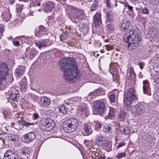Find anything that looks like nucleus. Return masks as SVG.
I'll list each match as a JSON object with an SVG mask.
<instances>
[{"label": "nucleus", "mask_w": 159, "mask_h": 159, "mask_svg": "<svg viewBox=\"0 0 159 159\" xmlns=\"http://www.w3.org/2000/svg\"><path fill=\"white\" fill-rule=\"evenodd\" d=\"M79 125L78 121L76 118L70 117L64 120L62 124V128L65 132L70 133L75 131Z\"/></svg>", "instance_id": "7ed1b4c3"}, {"label": "nucleus", "mask_w": 159, "mask_h": 159, "mask_svg": "<svg viewBox=\"0 0 159 159\" xmlns=\"http://www.w3.org/2000/svg\"><path fill=\"white\" fill-rule=\"evenodd\" d=\"M93 107L94 113L98 115H101L103 113L105 108L104 102L98 101H96L94 102Z\"/></svg>", "instance_id": "6e6552de"}, {"label": "nucleus", "mask_w": 159, "mask_h": 159, "mask_svg": "<svg viewBox=\"0 0 159 159\" xmlns=\"http://www.w3.org/2000/svg\"><path fill=\"white\" fill-rule=\"evenodd\" d=\"M20 87L21 89L24 90L26 88V82L25 79H23L21 80L20 83Z\"/></svg>", "instance_id": "7c9ffc66"}, {"label": "nucleus", "mask_w": 159, "mask_h": 159, "mask_svg": "<svg viewBox=\"0 0 159 159\" xmlns=\"http://www.w3.org/2000/svg\"><path fill=\"white\" fill-rule=\"evenodd\" d=\"M120 131L125 134H128L130 132L129 128L126 126H122L120 128Z\"/></svg>", "instance_id": "a878e982"}, {"label": "nucleus", "mask_w": 159, "mask_h": 159, "mask_svg": "<svg viewBox=\"0 0 159 159\" xmlns=\"http://www.w3.org/2000/svg\"><path fill=\"white\" fill-rule=\"evenodd\" d=\"M109 11H107V17L108 18V19L107 20V21H106V23H107H107H109Z\"/></svg>", "instance_id": "864d4df0"}, {"label": "nucleus", "mask_w": 159, "mask_h": 159, "mask_svg": "<svg viewBox=\"0 0 159 159\" xmlns=\"http://www.w3.org/2000/svg\"><path fill=\"white\" fill-rule=\"evenodd\" d=\"M114 26L111 25H110V32L114 31Z\"/></svg>", "instance_id": "13d9d810"}, {"label": "nucleus", "mask_w": 159, "mask_h": 159, "mask_svg": "<svg viewBox=\"0 0 159 159\" xmlns=\"http://www.w3.org/2000/svg\"><path fill=\"white\" fill-rule=\"evenodd\" d=\"M24 72V70L22 69H17L15 70L14 74L18 78H20L23 75Z\"/></svg>", "instance_id": "c85d7f7f"}, {"label": "nucleus", "mask_w": 159, "mask_h": 159, "mask_svg": "<svg viewBox=\"0 0 159 159\" xmlns=\"http://www.w3.org/2000/svg\"><path fill=\"white\" fill-rule=\"evenodd\" d=\"M158 34V30L155 27L150 28L149 30L148 34L150 38H154L157 37Z\"/></svg>", "instance_id": "aec40b11"}, {"label": "nucleus", "mask_w": 159, "mask_h": 159, "mask_svg": "<svg viewBox=\"0 0 159 159\" xmlns=\"http://www.w3.org/2000/svg\"><path fill=\"white\" fill-rule=\"evenodd\" d=\"M3 159H18V157L11 150H8L4 153Z\"/></svg>", "instance_id": "2eb2a0df"}, {"label": "nucleus", "mask_w": 159, "mask_h": 159, "mask_svg": "<svg viewBox=\"0 0 159 159\" xmlns=\"http://www.w3.org/2000/svg\"><path fill=\"white\" fill-rule=\"evenodd\" d=\"M40 106L46 107L48 106L50 104V100L46 97H43L40 99Z\"/></svg>", "instance_id": "a211bd4d"}, {"label": "nucleus", "mask_w": 159, "mask_h": 159, "mask_svg": "<svg viewBox=\"0 0 159 159\" xmlns=\"http://www.w3.org/2000/svg\"><path fill=\"white\" fill-rule=\"evenodd\" d=\"M10 3L11 4H13L15 2V0H10Z\"/></svg>", "instance_id": "052dcab7"}, {"label": "nucleus", "mask_w": 159, "mask_h": 159, "mask_svg": "<svg viewBox=\"0 0 159 159\" xmlns=\"http://www.w3.org/2000/svg\"><path fill=\"white\" fill-rule=\"evenodd\" d=\"M125 113L124 112H122L120 114V117L123 119L125 117Z\"/></svg>", "instance_id": "3c124183"}, {"label": "nucleus", "mask_w": 159, "mask_h": 159, "mask_svg": "<svg viewBox=\"0 0 159 159\" xmlns=\"http://www.w3.org/2000/svg\"><path fill=\"white\" fill-rule=\"evenodd\" d=\"M117 66V64L116 63H112L111 62L110 63V68L111 69L113 67L115 68L114 69H110V78L111 77L113 82H116V83L119 78L117 72L116 70Z\"/></svg>", "instance_id": "9d476101"}, {"label": "nucleus", "mask_w": 159, "mask_h": 159, "mask_svg": "<svg viewBox=\"0 0 159 159\" xmlns=\"http://www.w3.org/2000/svg\"><path fill=\"white\" fill-rule=\"evenodd\" d=\"M140 12L142 14L148 15L149 13V11L147 7H144L142 9Z\"/></svg>", "instance_id": "4c0bfd02"}, {"label": "nucleus", "mask_w": 159, "mask_h": 159, "mask_svg": "<svg viewBox=\"0 0 159 159\" xmlns=\"http://www.w3.org/2000/svg\"><path fill=\"white\" fill-rule=\"evenodd\" d=\"M3 28L2 26H0V39H1L2 36Z\"/></svg>", "instance_id": "603ef678"}, {"label": "nucleus", "mask_w": 159, "mask_h": 159, "mask_svg": "<svg viewBox=\"0 0 159 159\" xmlns=\"http://www.w3.org/2000/svg\"><path fill=\"white\" fill-rule=\"evenodd\" d=\"M96 159H105V157H98V158Z\"/></svg>", "instance_id": "338daca9"}, {"label": "nucleus", "mask_w": 159, "mask_h": 159, "mask_svg": "<svg viewBox=\"0 0 159 159\" xmlns=\"http://www.w3.org/2000/svg\"><path fill=\"white\" fill-rule=\"evenodd\" d=\"M125 143L124 142L119 143L118 144V145L117 146V148H120V147H122V146L125 145Z\"/></svg>", "instance_id": "de8ad7c7"}, {"label": "nucleus", "mask_w": 159, "mask_h": 159, "mask_svg": "<svg viewBox=\"0 0 159 159\" xmlns=\"http://www.w3.org/2000/svg\"><path fill=\"white\" fill-rule=\"evenodd\" d=\"M106 6L108 8L109 7V0H106Z\"/></svg>", "instance_id": "bf43d9fd"}, {"label": "nucleus", "mask_w": 159, "mask_h": 159, "mask_svg": "<svg viewBox=\"0 0 159 159\" xmlns=\"http://www.w3.org/2000/svg\"><path fill=\"white\" fill-rule=\"evenodd\" d=\"M116 34L114 33V31L110 32V36H111L110 37V42H111V39L112 40H114L116 38Z\"/></svg>", "instance_id": "79ce46f5"}, {"label": "nucleus", "mask_w": 159, "mask_h": 159, "mask_svg": "<svg viewBox=\"0 0 159 159\" xmlns=\"http://www.w3.org/2000/svg\"><path fill=\"white\" fill-rule=\"evenodd\" d=\"M38 52L33 48L29 47L26 49L25 54L28 55L30 58H32L38 53Z\"/></svg>", "instance_id": "dca6fc26"}, {"label": "nucleus", "mask_w": 159, "mask_h": 159, "mask_svg": "<svg viewBox=\"0 0 159 159\" xmlns=\"http://www.w3.org/2000/svg\"><path fill=\"white\" fill-rule=\"evenodd\" d=\"M55 5L53 2L50 1L46 4L44 9L46 11H50L54 8Z\"/></svg>", "instance_id": "b1692460"}, {"label": "nucleus", "mask_w": 159, "mask_h": 159, "mask_svg": "<svg viewBox=\"0 0 159 159\" xmlns=\"http://www.w3.org/2000/svg\"><path fill=\"white\" fill-rule=\"evenodd\" d=\"M143 93L144 94L147 93L150 87V84L147 80H144L143 82Z\"/></svg>", "instance_id": "4be33fe9"}, {"label": "nucleus", "mask_w": 159, "mask_h": 159, "mask_svg": "<svg viewBox=\"0 0 159 159\" xmlns=\"http://www.w3.org/2000/svg\"><path fill=\"white\" fill-rule=\"evenodd\" d=\"M80 98H79V97H78L75 98V99L76 100L77 99H79V100H78V102H80Z\"/></svg>", "instance_id": "e2e57ef3"}, {"label": "nucleus", "mask_w": 159, "mask_h": 159, "mask_svg": "<svg viewBox=\"0 0 159 159\" xmlns=\"http://www.w3.org/2000/svg\"><path fill=\"white\" fill-rule=\"evenodd\" d=\"M48 29L43 25H41L36 29L35 32L36 37L40 38L45 35L48 34Z\"/></svg>", "instance_id": "9b49d317"}, {"label": "nucleus", "mask_w": 159, "mask_h": 159, "mask_svg": "<svg viewBox=\"0 0 159 159\" xmlns=\"http://www.w3.org/2000/svg\"><path fill=\"white\" fill-rule=\"evenodd\" d=\"M146 141L149 144L152 143L154 140V138L152 134H150L148 135Z\"/></svg>", "instance_id": "72a5a7b5"}, {"label": "nucleus", "mask_w": 159, "mask_h": 159, "mask_svg": "<svg viewBox=\"0 0 159 159\" xmlns=\"http://www.w3.org/2000/svg\"><path fill=\"white\" fill-rule=\"evenodd\" d=\"M138 64L140 66V68L142 69L143 66L144 65V63L142 62H140Z\"/></svg>", "instance_id": "5fc2aeb1"}, {"label": "nucleus", "mask_w": 159, "mask_h": 159, "mask_svg": "<svg viewBox=\"0 0 159 159\" xmlns=\"http://www.w3.org/2000/svg\"><path fill=\"white\" fill-rule=\"evenodd\" d=\"M2 18L4 17L6 21H7L10 20L11 17V15L10 13L7 12L5 13H3L2 15Z\"/></svg>", "instance_id": "f704fd0d"}, {"label": "nucleus", "mask_w": 159, "mask_h": 159, "mask_svg": "<svg viewBox=\"0 0 159 159\" xmlns=\"http://www.w3.org/2000/svg\"><path fill=\"white\" fill-rule=\"evenodd\" d=\"M33 115L34 118L35 119H38L39 116V115L38 113H34Z\"/></svg>", "instance_id": "4d7b16f0"}, {"label": "nucleus", "mask_w": 159, "mask_h": 159, "mask_svg": "<svg viewBox=\"0 0 159 159\" xmlns=\"http://www.w3.org/2000/svg\"><path fill=\"white\" fill-rule=\"evenodd\" d=\"M129 23L125 20H123L122 23L119 24L120 30L122 31H125L129 26Z\"/></svg>", "instance_id": "412c9836"}, {"label": "nucleus", "mask_w": 159, "mask_h": 159, "mask_svg": "<svg viewBox=\"0 0 159 159\" xmlns=\"http://www.w3.org/2000/svg\"><path fill=\"white\" fill-rule=\"evenodd\" d=\"M21 152L23 154L28 157V156L30 153V151L29 148L25 147L22 149Z\"/></svg>", "instance_id": "c756f323"}, {"label": "nucleus", "mask_w": 159, "mask_h": 159, "mask_svg": "<svg viewBox=\"0 0 159 159\" xmlns=\"http://www.w3.org/2000/svg\"><path fill=\"white\" fill-rule=\"evenodd\" d=\"M131 2H133V3H135L137 2H138L139 0H130Z\"/></svg>", "instance_id": "680f3d73"}, {"label": "nucleus", "mask_w": 159, "mask_h": 159, "mask_svg": "<svg viewBox=\"0 0 159 159\" xmlns=\"http://www.w3.org/2000/svg\"><path fill=\"white\" fill-rule=\"evenodd\" d=\"M8 139L10 142H14L16 140V136L14 135H10L8 136Z\"/></svg>", "instance_id": "58836bf2"}, {"label": "nucleus", "mask_w": 159, "mask_h": 159, "mask_svg": "<svg viewBox=\"0 0 159 159\" xmlns=\"http://www.w3.org/2000/svg\"><path fill=\"white\" fill-rule=\"evenodd\" d=\"M125 7H127L129 11H131L133 10V7L132 6L129 5V4L127 2H125L124 3Z\"/></svg>", "instance_id": "c03bdc74"}, {"label": "nucleus", "mask_w": 159, "mask_h": 159, "mask_svg": "<svg viewBox=\"0 0 159 159\" xmlns=\"http://www.w3.org/2000/svg\"><path fill=\"white\" fill-rule=\"evenodd\" d=\"M59 112L63 114H66L67 112V110L65 106L63 105L59 106Z\"/></svg>", "instance_id": "c9c22d12"}, {"label": "nucleus", "mask_w": 159, "mask_h": 159, "mask_svg": "<svg viewBox=\"0 0 159 159\" xmlns=\"http://www.w3.org/2000/svg\"><path fill=\"white\" fill-rule=\"evenodd\" d=\"M102 89H99L93 92V94L96 96H98L102 94Z\"/></svg>", "instance_id": "ea45409f"}, {"label": "nucleus", "mask_w": 159, "mask_h": 159, "mask_svg": "<svg viewBox=\"0 0 159 159\" xmlns=\"http://www.w3.org/2000/svg\"><path fill=\"white\" fill-rule=\"evenodd\" d=\"M10 98L13 101L16 102L19 97V95L14 92L12 93L9 96Z\"/></svg>", "instance_id": "cd10ccee"}, {"label": "nucleus", "mask_w": 159, "mask_h": 159, "mask_svg": "<svg viewBox=\"0 0 159 159\" xmlns=\"http://www.w3.org/2000/svg\"><path fill=\"white\" fill-rule=\"evenodd\" d=\"M93 21L95 27H98L102 23L101 13H96L93 16Z\"/></svg>", "instance_id": "f3484780"}, {"label": "nucleus", "mask_w": 159, "mask_h": 159, "mask_svg": "<svg viewBox=\"0 0 159 159\" xmlns=\"http://www.w3.org/2000/svg\"><path fill=\"white\" fill-rule=\"evenodd\" d=\"M153 80L154 82L156 84L159 83V77L157 78V77L155 76Z\"/></svg>", "instance_id": "09e8293b"}, {"label": "nucleus", "mask_w": 159, "mask_h": 159, "mask_svg": "<svg viewBox=\"0 0 159 159\" xmlns=\"http://www.w3.org/2000/svg\"><path fill=\"white\" fill-rule=\"evenodd\" d=\"M95 142L96 144L99 145H105L106 146L108 145V142L106 138L102 135H100L96 138Z\"/></svg>", "instance_id": "4468645a"}, {"label": "nucleus", "mask_w": 159, "mask_h": 159, "mask_svg": "<svg viewBox=\"0 0 159 159\" xmlns=\"http://www.w3.org/2000/svg\"><path fill=\"white\" fill-rule=\"evenodd\" d=\"M98 2L97 0H94V2L92 5L90 7V10L92 11H93L97 10L98 6Z\"/></svg>", "instance_id": "2f4dec72"}, {"label": "nucleus", "mask_w": 159, "mask_h": 159, "mask_svg": "<svg viewBox=\"0 0 159 159\" xmlns=\"http://www.w3.org/2000/svg\"><path fill=\"white\" fill-rule=\"evenodd\" d=\"M49 39H43L36 42L35 44L39 49H41L51 45L52 43L51 42H49Z\"/></svg>", "instance_id": "f8f14e48"}, {"label": "nucleus", "mask_w": 159, "mask_h": 159, "mask_svg": "<svg viewBox=\"0 0 159 159\" xmlns=\"http://www.w3.org/2000/svg\"><path fill=\"white\" fill-rule=\"evenodd\" d=\"M23 6L21 5H19L17 8V11L18 12H21L23 9Z\"/></svg>", "instance_id": "a18cd8bd"}, {"label": "nucleus", "mask_w": 159, "mask_h": 159, "mask_svg": "<svg viewBox=\"0 0 159 159\" xmlns=\"http://www.w3.org/2000/svg\"><path fill=\"white\" fill-rule=\"evenodd\" d=\"M110 22L113 20V16L110 15Z\"/></svg>", "instance_id": "0e129e2a"}, {"label": "nucleus", "mask_w": 159, "mask_h": 159, "mask_svg": "<svg viewBox=\"0 0 159 159\" xmlns=\"http://www.w3.org/2000/svg\"><path fill=\"white\" fill-rule=\"evenodd\" d=\"M19 124L22 125L26 126H33L35 125L34 123H30L25 121L24 120H21L19 121Z\"/></svg>", "instance_id": "bb28decb"}, {"label": "nucleus", "mask_w": 159, "mask_h": 159, "mask_svg": "<svg viewBox=\"0 0 159 159\" xmlns=\"http://www.w3.org/2000/svg\"><path fill=\"white\" fill-rule=\"evenodd\" d=\"M68 34L63 32L62 35L60 36V39L61 41L65 40L68 38Z\"/></svg>", "instance_id": "e433bc0d"}, {"label": "nucleus", "mask_w": 159, "mask_h": 159, "mask_svg": "<svg viewBox=\"0 0 159 159\" xmlns=\"http://www.w3.org/2000/svg\"><path fill=\"white\" fill-rule=\"evenodd\" d=\"M8 68L7 66L5 63H0V85L2 82L6 79V76L7 75Z\"/></svg>", "instance_id": "1a4fd4ad"}, {"label": "nucleus", "mask_w": 159, "mask_h": 159, "mask_svg": "<svg viewBox=\"0 0 159 159\" xmlns=\"http://www.w3.org/2000/svg\"><path fill=\"white\" fill-rule=\"evenodd\" d=\"M132 104L131 113L133 115L136 116L143 113L147 108V105L144 103H141L134 106Z\"/></svg>", "instance_id": "39448f33"}, {"label": "nucleus", "mask_w": 159, "mask_h": 159, "mask_svg": "<svg viewBox=\"0 0 159 159\" xmlns=\"http://www.w3.org/2000/svg\"><path fill=\"white\" fill-rule=\"evenodd\" d=\"M125 41L127 43V47L129 50L135 49L140 41V35L137 34L134 30H129L127 33V37L124 38Z\"/></svg>", "instance_id": "f03ea898"}, {"label": "nucleus", "mask_w": 159, "mask_h": 159, "mask_svg": "<svg viewBox=\"0 0 159 159\" xmlns=\"http://www.w3.org/2000/svg\"><path fill=\"white\" fill-rule=\"evenodd\" d=\"M118 92L116 90L110 92V102L113 106L114 105V102L115 101L116 96Z\"/></svg>", "instance_id": "5701e85b"}, {"label": "nucleus", "mask_w": 159, "mask_h": 159, "mask_svg": "<svg viewBox=\"0 0 159 159\" xmlns=\"http://www.w3.org/2000/svg\"><path fill=\"white\" fill-rule=\"evenodd\" d=\"M84 129L86 135H89L92 132V130L91 128V125L89 124H85L84 125Z\"/></svg>", "instance_id": "393cba45"}, {"label": "nucleus", "mask_w": 159, "mask_h": 159, "mask_svg": "<svg viewBox=\"0 0 159 159\" xmlns=\"http://www.w3.org/2000/svg\"><path fill=\"white\" fill-rule=\"evenodd\" d=\"M135 75L133 68L131 67L129 69V71L127 73V79L129 80H133L134 82Z\"/></svg>", "instance_id": "6ab92c4d"}, {"label": "nucleus", "mask_w": 159, "mask_h": 159, "mask_svg": "<svg viewBox=\"0 0 159 159\" xmlns=\"http://www.w3.org/2000/svg\"><path fill=\"white\" fill-rule=\"evenodd\" d=\"M59 64L61 69L64 72L65 80L71 82L77 78L78 70L74 60L72 58L61 59Z\"/></svg>", "instance_id": "f257e3e1"}, {"label": "nucleus", "mask_w": 159, "mask_h": 159, "mask_svg": "<svg viewBox=\"0 0 159 159\" xmlns=\"http://www.w3.org/2000/svg\"><path fill=\"white\" fill-rule=\"evenodd\" d=\"M137 99L135 91L133 89L130 88L124 93V102L127 107L132 106L133 102Z\"/></svg>", "instance_id": "20e7f679"}, {"label": "nucleus", "mask_w": 159, "mask_h": 159, "mask_svg": "<svg viewBox=\"0 0 159 159\" xmlns=\"http://www.w3.org/2000/svg\"><path fill=\"white\" fill-rule=\"evenodd\" d=\"M140 19L141 20H145L146 18L145 17H142V16H141L140 17Z\"/></svg>", "instance_id": "69168bd1"}, {"label": "nucleus", "mask_w": 159, "mask_h": 159, "mask_svg": "<svg viewBox=\"0 0 159 159\" xmlns=\"http://www.w3.org/2000/svg\"><path fill=\"white\" fill-rule=\"evenodd\" d=\"M40 125L43 129L49 131L52 129L55 125L54 121L49 117L42 119L40 121Z\"/></svg>", "instance_id": "0eeeda50"}, {"label": "nucleus", "mask_w": 159, "mask_h": 159, "mask_svg": "<svg viewBox=\"0 0 159 159\" xmlns=\"http://www.w3.org/2000/svg\"><path fill=\"white\" fill-rule=\"evenodd\" d=\"M103 131L105 133H108L109 131V127L107 125H105L103 127Z\"/></svg>", "instance_id": "37998d69"}, {"label": "nucleus", "mask_w": 159, "mask_h": 159, "mask_svg": "<svg viewBox=\"0 0 159 159\" xmlns=\"http://www.w3.org/2000/svg\"><path fill=\"white\" fill-rule=\"evenodd\" d=\"M84 15V12L77 8L72 7L69 11V15L70 19H73L76 22L81 20Z\"/></svg>", "instance_id": "423d86ee"}, {"label": "nucleus", "mask_w": 159, "mask_h": 159, "mask_svg": "<svg viewBox=\"0 0 159 159\" xmlns=\"http://www.w3.org/2000/svg\"><path fill=\"white\" fill-rule=\"evenodd\" d=\"M116 112L115 108L110 107V119H113L115 116V113Z\"/></svg>", "instance_id": "473e14b6"}, {"label": "nucleus", "mask_w": 159, "mask_h": 159, "mask_svg": "<svg viewBox=\"0 0 159 159\" xmlns=\"http://www.w3.org/2000/svg\"><path fill=\"white\" fill-rule=\"evenodd\" d=\"M115 48V45L114 46V44L113 43V42L112 43L111 42V43L110 44V50H111V49Z\"/></svg>", "instance_id": "8fccbe9b"}, {"label": "nucleus", "mask_w": 159, "mask_h": 159, "mask_svg": "<svg viewBox=\"0 0 159 159\" xmlns=\"http://www.w3.org/2000/svg\"><path fill=\"white\" fill-rule=\"evenodd\" d=\"M126 155V153L125 152H120L118 153L117 154V155L116 156V157H117L118 159H120V158H122L124 157H125Z\"/></svg>", "instance_id": "a19ab883"}, {"label": "nucleus", "mask_w": 159, "mask_h": 159, "mask_svg": "<svg viewBox=\"0 0 159 159\" xmlns=\"http://www.w3.org/2000/svg\"><path fill=\"white\" fill-rule=\"evenodd\" d=\"M101 125L98 122L96 123V127L97 128H100L101 127Z\"/></svg>", "instance_id": "6e6d98bb"}, {"label": "nucleus", "mask_w": 159, "mask_h": 159, "mask_svg": "<svg viewBox=\"0 0 159 159\" xmlns=\"http://www.w3.org/2000/svg\"><path fill=\"white\" fill-rule=\"evenodd\" d=\"M35 137V134L32 132H30L24 135L23 141L25 143H29L33 141Z\"/></svg>", "instance_id": "ddd939ff"}, {"label": "nucleus", "mask_w": 159, "mask_h": 159, "mask_svg": "<svg viewBox=\"0 0 159 159\" xmlns=\"http://www.w3.org/2000/svg\"><path fill=\"white\" fill-rule=\"evenodd\" d=\"M13 43L14 46H19L20 44V42L18 41L15 40H13Z\"/></svg>", "instance_id": "49530a36"}, {"label": "nucleus", "mask_w": 159, "mask_h": 159, "mask_svg": "<svg viewBox=\"0 0 159 159\" xmlns=\"http://www.w3.org/2000/svg\"><path fill=\"white\" fill-rule=\"evenodd\" d=\"M157 131L158 132V133H159V124L157 126Z\"/></svg>", "instance_id": "774afa93"}]
</instances>
